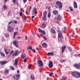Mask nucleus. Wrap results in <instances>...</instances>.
Returning <instances> with one entry per match:
<instances>
[{
	"mask_svg": "<svg viewBox=\"0 0 80 80\" xmlns=\"http://www.w3.org/2000/svg\"><path fill=\"white\" fill-rule=\"evenodd\" d=\"M7 63V61H0V63L2 65H5V64H6Z\"/></svg>",
	"mask_w": 80,
	"mask_h": 80,
	"instance_id": "16",
	"label": "nucleus"
},
{
	"mask_svg": "<svg viewBox=\"0 0 80 80\" xmlns=\"http://www.w3.org/2000/svg\"><path fill=\"white\" fill-rule=\"evenodd\" d=\"M43 39H44V40H47V38H46V37H45V36H44L43 37Z\"/></svg>",
	"mask_w": 80,
	"mask_h": 80,
	"instance_id": "39",
	"label": "nucleus"
},
{
	"mask_svg": "<svg viewBox=\"0 0 80 80\" xmlns=\"http://www.w3.org/2000/svg\"><path fill=\"white\" fill-rule=\"evenodd\" d=\"M13 43L14 44V45H15L16 47H19L17 45L18 44V41H14L13 42Z\"/></svg>",
	"mask_w": 80,
	"mask_h": 80,
	"instance_id": "9",
	"label": "nucleus"
},
{
	"mask_svg": "<svg viewBox=\"0 0 80 80\" xmlns=\"http://www.w3.org/2000/svg\"><path fill=\"white\" fill-rule=\"evenodd\" d=\"M8 30L10 33H11L13 30H14V28L11 27V26H8Z\"/></svg>",
	"mask_w": 80,
	"mask_h": 80,
	"instance_id": "6",
	"label": "nucleus"
},
{
	"mask_svg": "<svg viewBox=\"0 0 80 80\" xmlns=\"http://www.w3.org/2000/svg\"><path fill=\"white\" fill-rule=\"evenodd\" d=\"M14 64L15 65H17V64H18V59L17 58H16L14 61Z\"/></svg>",
	"mask_w": 80,
	"mask_h": 80,
	"instance_id": "22",
	"label": "nucleus"
},
{
	"mask_svg": "<svg viewBox=\"0 0 80 80\" xmlns=\"http://www.w3.org/2000/svg\"><path fill=\"white\" fill-rule=\"evenodd\" d=\"M4 51H5V52H7V50H6V49H4Z\"/></svg>",
	"mask_w": 80,
	"mask_h": 80,
	"instance_id": "61",
	"label": "nucleus"
},
{
	"mask_svg": "<svg viewBox=\"0 0 80 80\" xmlns=\"http://www.w3.org/2000/svg\"><path fill=\"white\" fill-rule=\"evenodd\" d=\"M36 50H39V48H36Z\"/></svg>",
	"mask_w": 80,
	"mask_h": 80,
	"instance_id": "57",
	"label": "nucleus"
},
{
	"mask_svg": "<svg viewBox=\"0 0 80 80\" xmlns=\"http://www.w3.org/2000/svg\"><path fill=\"white\" fill-rule=\"evenodd\" d=\"M8 53H9V52L7 51L5 52V54L6 55H8Z\"/></svg>",
	"mask_w": 80,
	"mask_h": 80,
	"instance_id": "47",
	"label": "nucleus"
},
{
	"mask_svg": "<svg viewBox=\"0 0 80 80\" xmlns=\"http://www.w3.org/2000/svg\"><path fill=\"white\" fill-rule=\"evenodd\" d=\"M65 61H66V60L65 59H63L62 60H62H61L60 61V62H61V63H63V62H65Z\"/></svg>",
	"mask_w": 80,
	"mask_h": 80,
	"instance_id": "36",
	"label": "nucleus"
},
{
	"mask_svg": "<svg viewBox=\"0 0 80 80\" xmlns=\"http://www.w3.org/2000/svg\"><path fill=\"white\" fill-rule=\"evenodd\" d=\"M50 8H51L50 7H49L48 8V10L49 12H50Z\"/></svg>",
	"mask_w": 80,
	"mask_h": 80,
	"instance_id": "49",
	"label": "nucleus"
},
{
	"mask_svg": "<svg viewBox=\"0 0 80 80\" xmlns=\"http://www.w3.org/2000/svg\"><path fill=\"white\" fill-rule=\"evenodd\" d=\"M37 64L39 67H42L43 66V62L41 60H38L37 62Z\"/></svg>",
	"mask_w": 80,
	"mask_h": 80,
	"instance_id": "5",
	"label": "nucleus"
},
{
	"mask_svg": "<svg viewBox=\"0 0 80 80\" xmlns=\"http://www.w3.org/2000/svg\"><path fill=\"white\" fill-rule=\"evenodd\" d=\"M46 27V25L45 24H42L41 27L42 28H45V27Z\"/></svg>",
	"mask_w": 80,
	"mask_h": 80,
	"instance_id": "27",
	"label": "nucleus"
},
{
	"mask_svg": "<svg viewBox=\"0 0 80 80\" xmlns=\"http://www.w3.org/2000/svg\"><path fill=\"white\" fill-rule=\"evenodd\" d=\"M24 20L25 21H26V20H27V18L26 17H25L24 18Z\"/></svg>",
	"mask_w": 80,
	"mask_h": 80,
	"instance_id": "50",
	"label": "nucleus"
},
{
	"mask_svg": "<svg viewBox=\"0 0 80 80\" xmlns=\"http://www.w3.org/2000/svg\"><path fill=\"white\" fill-rule=\"evenodd\" d=\"M25 40H28V38H27V36H26L25 37Z\"/></svg>",
	"mask_w": 80,
	"mask_h": 80,
	"instance_id": "51",
	"label": "nucleus"
},
{
	"mask_svg": "<svg viewBox=\"0 0 80 80\" xmlns=\"http://www.w3.org/2000/svg\"><path fill=\"white\" fill-rule=\"evenodd\" d=\"M71 36L72 37H73V38L74 37V36L73 34H72L71 35Z\"/></svg>",
	"mask_w": 80,
	"mask_h": 80,
	"instance_id": "53",
	"label": "nucleus"
},
{
	"mask_svg": "<svg viewBox=\"0 0 80 80\" xmlns=\"http://www.w3.org/2000/svg\"><path fill=\"white\" fill-rule=\"evenodd\" d=\"M9 71H8V69H5V72L6 73H8Z\"/></svg>",
	"mask_w": 80,
	"mask_h": 80,
	"instance_id": "31",
	"label": "nucleus"
},
{
	"mask_svg": "<svg viewBox=\"0 0 80 80\" xmlns=\"http://www.w3.org/2000/svg\"><path fill=\"white\" fill-rule=\"evenodd\" d=\"M13 52H14V51H13V50H12L10 54H12V53H13Z\"/></svg>",
	"mask_w": 80,
	"mask_h": 80,
	"instance_id": "48",
	"label": "nucleus"
},
{
	"mask_svg": "<svg viewBox=\"0 0 80 80\" xmlns=\"http://www.w3.org/2000/svg\"><path fill=\"white\" fill-rule=\"evenodd\" d=\"M52 13L53 14H54L55 15H57L58 13V11L57 10H54L52 11Z\"/></svg>",
	"mask_w": 80,
	"mask_h": 80,
	"instance_id": "17",
	"label": "nucleus"
},
{
	"mask_svg": "<svg viewBox=\"0 0 80 80\" xmlns=\"http://www.w3.org/2000/svg\"><path fill=\"white\" fill-rule=\"evenodd\" d=\"M32 79V80H34V79H35V77H32V75H31V79Z\"/></svg>",
	"mask_w": 80,
	"mask_h": 80,
	"instance_id": "37",
	"label": "nucleus"
},
{
	"mask_svg": "<svg viewBox=\"0 0 80 80\" xmlns=\"http://www.w3.org/2000/svg\"><path fill=\"white\" fill-rule=\"evenodd\" d=\"M27 0H23V2L24 3H26V2H27Z\"/></svg>",
	"mask_w": 80,
	"mask_h": 80,
	"instance_id": "45",
	"label": "nucleus"
},
{
	"mask_svg": "<svg viewBox=\"0 0 80 80\" xmlns=\"http://www.w3.org/2000/svg\"><path fill=\"white\" fill-rule=\"evenodd\" d=\"M32 50L33 52L34 53H35V52H36L35 50V49H32Z\"/></svg>",
	"mask_w": 80,
	"mask_h": 80,
	"instance_id": "52",
	"label": "nucleus"
},
{
	"mask_svg": "<svg viewBox=\"0 0 80 80\" xmlns=\"http://www.w3.org/2000/svg\"><path fill=\"white\" fill-rule=\"evenodd\" d=\"M13 23V22L12 21H11L10 22H8V25H10V24H11V23Z\"/></svg>",
	"mask_w": 80,
	"mask_h": 80,
	"instance_id": "41",
	"label": "nucleus"
},
{
	"mask_svg": "<svg viewBox=\"0 0 80 80\" xmlns=\"http://www.w3.org/2000/svg\"><path fill=\"white\" fill-rule=\"evenodd\" d=\"M48 66L50 68L53 67V62L52 61H51L48 64Z\"/></svg>",
	"mask_w": 80,
	"mask_h": 80,
	"instance_id": "14",
	"label": "nucleus"
},
{
	"mask_svg": "<svg viewBox=\"0 0 80 80\" xmlns=\"http://www.w3.org/2000/svg\"><path fill=\"white\" fill-rule=\"evenodd\" d=\"M18 38H19V39H21V38L20 37L18 36Z\"/></svg>",
	"mask_w": 80,
	"mask_h": 80,
	"instance_id": "59",
	"label": "nucleus"
},
{
	"mask_svg": "<svg viewBox=\"0 0 80 80\" xmlns=\"http://www.w3.org/2000/svg\"><path fill=\"white\" fill-rule=\"evenodd\" d=\"M0 55L3 57H5V55L4 53H2V52H1V51L0 50Z\"/></svg>",
	"mask_w": 80,
	"mask_h": 80,
	"instance_id": "23",
	"label": "nucleus"
},
{
	"mask_svg": "<svg viewBox=\"0 0 80 80\" xmlns=\"http://www.w3.org/2000/svg\"><path fill=\"white\" fill-rule=\"evenodd\" d=\"M42 45L43 48H47V47H48V45H47L46 43H43Z\"/></svg>",
	"mask_w": 80,
	"mask_h": 80,
	"instance_id": "19",
	"label": "nucleus"
},
{
	"mask_svg": "<svg viewBox=\"0 0 80 80\" xmlns=\"http://www.w3.org/2000/svg\"><path fill=\"white\" fill-rule=\"evenodd\" d=\"M24 62H27V59H25L24 60Z\"/></svg>",
	"mask_w": 80,
	"mask_h": 80,
	"instance_id": "43",
	"label": "nucleus"
},
{
	"mask_svg": "<svg viewBox=\"0 0 80 80\" xmlns=\"http://www.w3.org/2000/svg\"><path fill=\"white\" fill-rule=\"evenodd\" d=\"M54 54H53V52H48V54H47V55L48 56H50V55H52V56H53Z\"/></svg>",
	"mask_w": 80,
	"mask_h": 80,
	"instance_id": "21",
	"label": "nucleus"
},
{
	"mask_svg": "<svg viewBox=\"0 0 80 80\" xmlns=\"http://www.w3.org/2000/svg\"><path fill=\"white\" fill-rule=\"evenodd\" d=\"M21 53L20 52H18V50L16 51V52L15 53H14V54H13L12 55V57H14V56H17V55H18L19 53Z\"/></svg>",
	"mask_w": 80,
	"mask_h": 80,
	"instance_id": "10",
	"label": "nucleus"
},
{
	"mask_svg": "<svg viewBox=\"0 0 80 80\" xmlns=\"http://www.w3.org/2000/svg\"><path fill=\"white\" fill-rule=\"evenodd\" d=\"M3 7L4 10H6V9H7V7L6 5H3Z\"/></svg>",
	"mask_w": 80,
	"mask_h": 80,
	"instance_id": "28",
	"label": "nucleus"
},
{
	"mask_svg": "<svg viewBox=\"0 0 80 80\" xmlns=\"http://www.w3.org/2000/svg\"><path fill=\"white\" fill-rule=\"evenodd\" d=\"M67 48V46H64L62 47V54H63V53H64L65 52V48Z\"/></svg>",
	"mask_w": 80,
	"mask_h": 80,
	"instance_id": "12",
	"label": "nucleus"
},
{
	"mask_svg": "<svg viewBox=\"0 0 80 80\" xmlns=\"http://www.w3.org/2000/svg\"><path fill=\"white\" fill-rule=\"evenodd\" d=\"M51 32L53 34H55L56 33L55 29L53 28H52L51 29Z\"/></svg>",
	"mask_w": 80,
	"mask_h": 80,
	"instance_id": "18",
	"label": "nucleus"
},
{
	"mask_svg": "<svg viewBox=\"0 0 80 80\" xmlns=\"http://www.w3.org/2000/svg\"><path fill=\"white\" fill-rule=\"evenodd\" d=\"M38 30L39 32H41V33H42L43 35H45V32L43 30H41L40 28H38Z\"/></svg>",
	"mask_w": 80,
	"mask_h": 80,
	"instance_id": "13",
	"label": "nucleus"
},
{
	"mask_svg": "<svg viewBox=\"0 0 80 80\" xmlns=\"http://www.w3.org/2000/svg\"><path fill=\"white\" fill-rule=\"evenodd\" d=\"M13 22L14 23H15L16 24H17V23H18V22H17V21H14Z\"/></svg>",
	"mask_w": 80,
	"mask_h": 80,
	"instance_id": "40",
	"label": "nucleus"
},
{
	"mask_svg": "<svg viewBox=\"0 0 80 80\" xmlns=\"http://www.w3.org/2000/svg\"><path fill=\"white\" fill-rule=\"evenodd\" d=\"M74 7L75 8H77L78 7L77 6V4L75 1L74 2Z\"/></svg>",
	"mask_w": 80,
	"mask_h": 80,
	"instance_id": "20",
	"label": "nucleus"
},
{
	"mask_svg": "<svg viewBox=\"0 0 80 80\" xmlns=\"http://www.w3.org/2000/svg\"><path fill=\"white\" fill-rule=\"evenodd\" d=\"M15 30H18V27L16 28H15Z\"/></svg>",
	"mask_w": 80,
	"mask_h": 80,
	"instance_id": "56",
	"label": "nucleus"
},
{
	"mask_svg": "<svg viewBox=\"0 0 80 80\" xmlns=\"http://www.w3.org/2000/svg\"><path fill=\"white\" fill-rule=\"evenodd\" d=\"M31 67H32V65L31 64H30L28 66V68H29V69H30L31 68Z\"/></svg>",
	"mask_w": 80,
	"mask_h": 80,
	"instance_id": "38",
	"label": "nucleus"
},
{
	"mask_svg": "<svg viewBox=\"0 0 80 80\" xmlns=\"http://www.w3.org/2000/svg\"><path fill=\"white\" fill-rule=\"evenodd\" d=\"M10 68L12 69V70H15V68H14V67H13L12 66H11Z\"/></svg>",
	"mask_w": 80,
	"mask_h": 80,
	"instance_id": "33",
	"label": "nucleus"
},
{
	"mask_svg": "<svg viewBox=\"0 0 80 80\" xmlns=\"http://www.w3.org/2000/svg\"><path fill=\"white\" fill-rule=\"evenodd\" d=\"M62 78H63V80H66L67 79V78H65V77H63Z\"/></svg>",
	"mask_w": 80,
	"mask_h": 80,
	"instance_id": "46",
	"label": "nucleus"
},
{
	"mask_svg": "<svg viewBox=\"0 0 80 80\" xmlns=\"http://www.w3.org/2000/svg\"><path fill=\"white\" fill-rule=\"evenodd\" d=\"M20 77V75L19 74H18L16 75V77L15 75L13 76V79L15 80H18L20 79V78L19 77Z\"/></svg>",
	"mask_w": 80,
	"mask_h": 80,
	"instance_id": "7",
	"label": "nucleus"
},
{
	"mask_svg": "<svg viewBox=\"0 0 80 80\" xmlns=\"http://www.w3.org/2000/svg\"><path fill=\"white\" fill-rule=\"evenodd\" d=\"M70 10H71V11H73V9H72V8H71V9H70Z\"/></svg>",
	"mask_w": 80,
	"mask_h": 80,
	"instance_id": "63",
	"label": "nucleus"
},
{
	"mask_svg": "<svg viewBox=\"0 0 80 80\" xmlns=\"http://www.w3.org/2000/svg\"><path fill=\"white\" fill-rule=\"evenodd\" d=\"M32 12L35 16H37V8H34L32 11Z\"/></svg>",
	"mask_w": 80,
	"mask_h": 80,
	"instance_id": "4",
	"label": "nucleus"
},
{
	"mask_svg": "<svg viewBox=\"0 0 80 80\" xmlns=\"http://www.w3.org/2000/svg\"><path fill=\"white\" fill-rule=\"evenodd\" d=\"M66 28H67V27H65L64 28V30H66Z\"/></svg>",
	"mask_w": 80,
	"mask_h": 80,
	"instance_id": "62",
	"label": "nucleus"
},
{
	"mask_svg": "<svg viewBox=\"0 0 80 80\" xmlns=\"http://www.w3.org/2000/svg\"><path fill=\"white\" fill-rule=\"evenodd\" d=\"M28 49H30V50H32V46H31L28 47Z\"/></svg>",
	"mask_w": 80,
	"mask_h": 80,
	"instance_id": "34",
	"label": "nucleus"
},
{
	"mask_svg": "<svg viewBox=\"0 0 80 80\" xmlns=\"http://www.w3.org/2000/svg\"><path fill=\"white\" fill-rule=\"evenodd\" d=\"M31 8H32V7H30L29 9L30 10H31Z\"/></svg>",
	"mask_w": 80,
	"mask_h": 80,
	"instance_id": "64",
	"label": "nucleus"
},
{
	"mask_svg": "<svg viewBox=\"0 0 80 80\" xmlns=\"http://www.w3.org/2000/svg\"><path fill=\"white\" fill-rule=\"evenodd\" d=\"M12 0L13 3H15V4H18V2L16 0Z\"/></svg>",
	"mask_w": 80,
	"mask_h": 80,
	"instance_id": "25",
	"label": "nucleus"
},
{
	"mask_svg": "<svg viewBox=\"0 0 80 80\" xmlns=\"http://www.w3.org/2000/svg\"><path fill=\"white\" fill-rule=\"evenodd\" d=\"M19 15L20 16H21L22 17V12H19Z\"/></svg>",
	"mask_w": 80,
	"mask_h": 80,
	"instance_id": "44",
	"label": "nucleus"
},
{
	"mask_svg": "<svg viewBox=\"0 0 80 80\" xmlns=\"http://www.w3.org/2000/svg\"><path fill=\"white\" fill-rule=\"evenodd\" d=\"M26 15H28V12L27 11L26 12Z\"/></svg>",
	"mask_w": 80,
	"mask_h": 80,
	"instance_id": "58",
	"label": "nucleus"
},
{
	"mask_svg": "<svg viewBox=\"0 0 80 80\" xmlns=\"http://www.w3.org/2000/svg\"><path fill=\"white\" fill-rule=\"evenodd\" d=\"M35 18V16H32V18Z\"/></svg>",
	"mask_w": 80,
	"mask_h": 80,
	"instance_id": "54",
	"label": "nucleus"
},
{
	"mask_svg": "<svg viewBox=\"0 0 80 80\" xmlns=\"http://www.w3.org/2000/svg\"><path fill=\"white\" fill-rule=\"evenodd\" d=\"M18 32H14V36H13V38H15V37L16 36V34H17Z\"/></svg>",
	"mask_w": 80,
	"mask_h": 80,
	"instance_id": "29",
	"label": "nucleus"
},
{
	"mask_svg": "<svg viewBox=\"0 0 80 80\" xmlns=\"http://www.w3.org/2000/svg\"><path fill=\"white\" fill-rule=\"evenodd\" d=\"M56 5H58V7L60 9H61V8H62V6H63L62 5V3H61V2H60L58 1L57 2H56Z\"/></svg>",
	"mask_w": 80,
	"mask_h": 80,
	"instance_id": "3",
	"label": "nucleus"
},
{
	"mask_svg": "<svg viewBox=\"0 0 80 80\" xmlns=\"http://www.w3.org/2000/svg\"><path fill=\"white\" fill-rule=\"evenodd\" d=\"M73 66L77 69H80V63L78 64L75 63L74 64Z\"/></svg>",
	"mask_w": 80,
	"mask_h": 80,
	"instance_id": "8",
	"label": "nucleus"
},
{
	"mask_svg": "<svg viewBox=\"0 0 80 80\" xmlns=\"http://www.w3.org/2000/svg\"><path fill=\"white\" fill-rule=\"evenodd\" d=\"M68 49L70 52H72V49H71L70 47H68Z\"/></svg>",
	"mask_w": 80,
	"mask_h": 80,
	"instance_id": "32",
	"label": "nucleus"
},
{
	"mask_svg": "<svg viewBox=\"0 0 80 80\" xmlns=\"http://www.w3.org/2000/svg\"><path fill=\"white\" fill-rule=\"evenodd\" d=\"M58 32H60V28H58Z\"/></svg>",
	"mask_w": 80,
	"mask_h": 80,
	"instance_id": "42",
	"label": "nucleus"
},
{
	"mask_svg": "<svg viewBox=\"0 0 80 80\" xmlns=\"http://www.w3.org/2000/svg\"><path fill=\"white\" fill-rule=\"evenodd\" d=\"M4 2H7V1H8V0H4Z\"/></svg>",
	"mask_w": 80,
	"mask_h": 80,
	"instance_id": "55",
	"label": "nucleus"
},
{
	"mask_svg": "<svg viewBox=\"0 0 80 80\" xmlns=\"http://www.w3.org/2000/svg\"><path fill=\"white\" fill-rule=\"evenodd\" d=\"M72 75L73 77L78 78H80V73L77 71H74L72 72Z\"/></svg>",
	"mask_w": 80,
	"mask_h": 80,
	"instance_id": "1",
	"label": "nucleus"
},
{
	"mask_svg": "<svg viewBox=\"0 0 80 80\" xmlns=\"http://www.w3.org/2000/svg\"><path fill=\"white\" fill-rule=\"evenodd\" d=\"M22 58L23 59L25 58H26L27 57V56H26V54H25V53H22L21 56Z\"/></svg>",
	"mask_w": 80,
	"mask_h": 80,
	"instance_id": "15",
	"label": "nucleus"
},
{
	"mask_svg": "<svg viewBox=\"0 0 80 80\" xmlns=\"http://www.w3.org/2000/svg\"><path fill=\"white\" fill-rule=\"evenodd\" d=\"M49 76L50 77H53V73L51 72L50 74H49Z\"/></svg>",
	"mask_w": 80,
	"mask_h": 80,
	"instance_id": "30",
	"label": "nucleus"
},
{
	"mask_svg": "<svg viewBox=\"0 0 80 80\" xmlns=\"http://www.w3.org/2000/svg\"><path fill=\"white\" fill-rule=\"evenodd\" d=\"M42 19L43 20H44V21L46 20V17H44L43 16V17H42Z\"/></svg>",
	"mask_w": 80,
	"mask_h": 80,
	"instance_id": "35",
	"label": "nucleus"
},
{
	"mask_svg": "<svg viewBox=\"0 0 80 80\" xmlns=\"http://www.w3.org/2000/svg\"><path fill=\"white\" fill-rule=\"evenodd\" d=\"M57 20L58 21H61V20H62V17L60 16V14L58 15Z\"/></svg>",
	"mask_w": 80,
	"mask_h": 80,
	"instance_id": "11",
	"label": "nucleus"
},
{
	"mask_svg": "<svg viewBox=\"0 0 80 80\" xmlns=\"http://www.w3.org/2000/svg\"><path fill=\"white\" fill-rule=\"evenodd\" d=\"M50 17H51V13H50V12H49L48 14V17L50 18Z\"/></svg>",
	"mask_w": 80,
	"mask_h": 80,
	"instance_id": "24",
	"label": "nucleus"
},
{
	"mask_svg": "<svg viewBox=\"0 0 80 80\" xmlns=\"http://www.w3.org/2000/svg\"><path fill=\"white\" fill-rule=\"evenodd\" d=\"M58 39L59 42H60L63 39V37L62 36V34L61 33H59L58 35Z\"/></svg>",
	"mask_w": 80,
	"mask_h": 80,
	"instance_id": "2",
	"label": "nucleus"
},
{
	"mask_svg": "<svg viewBox=\"0 0 80 80\" xmlns=\"http://www.w3.org/2000/svg\"><path fill=\"white\" fill-rule=\"evenodd\" d=\"M17 72L18 73H20V71H18Z\"/></svg>",
	"mask_w": 80,
	"mask_h": 80,
	"instance_id": "60",
	"label": "nucleus"
},
{
	"mask_svg": "<svg viewBox=\"0 0 80 80\" xmlns=\"http://www.w3.org/2000/svg\"><path fill=\"white\" fill-rule=\"evenodd\" d=\"M47 12L46 11H45L43 13V17H46L47 16Z\"/></svg>",
	"mask_w": 80,
	"mask_h": 80,
	"instance_id": "26",
	"label": "nucleus"
}]
</instances>
